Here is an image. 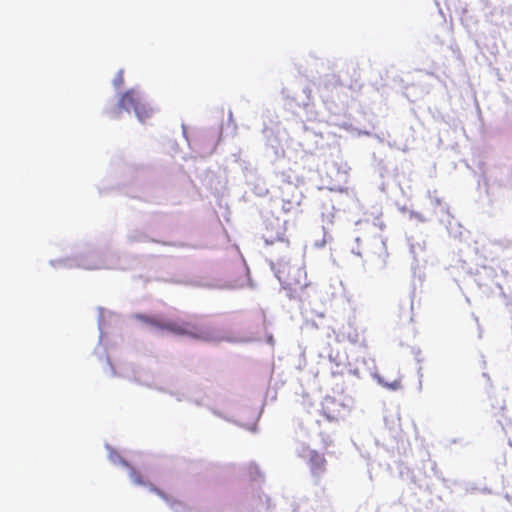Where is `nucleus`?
Returning a JSON list of instances; mask_svg holds the SVG:
<instances>
[{"instance_id":"obj_2","label":"nucleus","mask_w":512,"mask_h":512,"mask_svg":"<svg viewBox=\"0 0 512 512\" xmlns=\"http://www.w3.org/2000/svg\"><path fill=\"white\" fill-rule=\"evenodd\" d=\"M307 465L311 475L315 478L316 483H318L327 470V460L324 454L317 450H309Z\"/></svg>"},{"instance_id":"obj_7","label":"nucleus","mask_w":512,"mask_h":512,"mask_svg":"<svg viewBox=\"0 0 512 512\" xmlns=\"http://www.w3.org/2000/svg\"><path fill=\"white\" fill-rule=\"evenodd\" d=\"M380 383L384 387H386V388H388L390 390H398V389H400L402 387V383H401V379L400 378L395 379V380H393L391 382L380 380Z\"/></svg>"},{"instance_id":"obj_9","label":"nucleus","mask_w":512,"mask_h":512,"mask_svg":"<svg viewBox=\"0 0 512 512\" xmlns=\"http://www.w3.org/2000/svg\"><path fill=\"white\" fill-rule=\"evenodd\" d=\"M149 486H150L151 491L155 492L158 496H160L162 499H164L170 505H173L172 502H170V498L168 497V495H166L163 491H161L160 489H158L156 487H153L152 485H149Z\"/></svg>"},{"instance_id":"obj_10","label":"nucleus","mask_w":512,"mask_h":512,"mask_svg":"<svg viewBox=\"0 0 512 512\" xmlns=\"http://www.w3.org/2000/svg\"><path fill=\"white\" fill-rule=\"evenodd\" d=\"M113 83H114V86H115V87H121V86H123V84H124V75H123V71H122V70H120V71L117 73V75H116V76H115V78H114Z\"/></svg>"},{"instance_id":"obj_4","label":"nucleus","mask_w":512,"mask_h":512,"mask_svg":"<svg viewBox=\"0 0 512 512\" xmlns=\"http://www.w3.org/2000/svg\"><path fill=\"white\" fill-rule=\"evenodd\" d=\"M347 339L349 342L359 346L360 348H368V344L365 337L361 333H359V331L356 328H350V330L347 332Z\"/></svg>"},{"instance_id":"obj_6","label":"nucleus","mask_w":512,"mask_h":512,"mask_svg":"<svg viewBox=\"0 0 512 512\" xmlns=\"http://www.w3.org/2000/svg\"><path fill=\"white\" fill-rule=\"evenodd\" d=\"M294 275L298 276V280L296 282H293L290 279H288L284 283L287 289L297 292L298 290H301L306 286V282L305 277H302L303 275L300 269H296Z\"/></svg>"},{"instance_id":"obj_5","label":"nucleus","mask_w":512,"mask_h":512,"mask_svg":"<svg viewBox=\"0 0 512 512\" xmlns=\"http://www.w3.org/2000/svg\"><path fill=\"white\" fill-rule=\"evenodd\" d=\"M133 111L141 122L149 119L154 112L153 108L150 107L147 103L143 102V100L140 102V105H138Z\"/></svg>"},{"instance_id":"obj_1","label":"nucleus","mask_w":512,"mask_h":512,"mask_svg":"<svg viewBox=\"0 0 512 512\" xmlns=\"http://www.w3.org/2000/svg\"><path fill=\"white\" fill-rule=\"evenodd\" d=\"M134 317L149 326L168 331L178 336H187L203 341L215 339L213 331L199 324L195 319L184 320L179 318L176 320L161 321L157 317L144 314H136Z\"/></svg>"},{"instance_id":"obj_3","label":"nucleus","mask_w":512,"mask_h":512,"mask_svg":"<svg viewBox=\"0 0 512 512\" xmlns=\"http://www.w3.org/2000/svg\"><path fill=\"white\" fill-rule=\"evenodd\" d=\"M141 101L142 98L139 93L134 89H130L120 96L118 109L126 111L134 110L138 105H140Z\"/></svg>"},{"instance_id":"obj_8","label":"nucleus","mask_w":512,"mask_h":512,"mask_svg":"<svg viewBox=\"0 0 512 512\" xmlns=\"http://www.w3.org/2000/svg\"><path fill=\"white\" fill-rule=\"evenodd\" d=\"M129 476L133 483L137 485H146V483L142 480L140 473L134 468H130Z\"/></svg>"}]
</instances>
